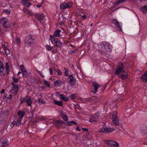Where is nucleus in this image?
<instances>
[{
	"label": "nucleus",
	"instance_id": "f257e3e1",
	"mask_svg": "<svg viewBox=\"0 0 147 147\" xmlns=\"http://www.w3.org/2000/svg\"><path fill=\"white\" fill-rule=\"evenodd\" d=\"M35 37L33 35H29L27 36L24 39V43L26 46H28L33 43Z\"/></svg>",
	"mask_w": 147,
	"mask_h": 147
},
{
	"label": "nucleus",
	"instance_id": "f03ea898",
	"mask_svg": "<svg viewBox=\"0 0 147 147\" xmlns=\"http://www.w3.org/2000/svg\"><path fill=\"white\" fill-rule=\"evenodd\" d=\"M50 40L54 46H56L59 49L62 48L63 43L57 38H54L51 37V40Z\"/></svg>",
	"mask_w": 147,
	"mask_h": 147
},
{
	"label": "nucleus",
	"instance_id": "7ed1b4c3",
	"mask_svg": "<svg viewBox=\"0 0 147 147\" xmlns=\"http://www.w3.org/2000/svg\"><path fill=\"white\" fill-rule=\"evenodd\" d=\"M72 6V3L67 2H63L60 5V8L61 9H64L66 8H69Z\"/></svg>",
	"mask_w": 147,
	"mask_h": 147
},
{
	"label": "nucleus",
	"instance_id": "20e7f679",
	"mask_svg": "<svg viewBox=\"0 0 147 147\" xmlns=\"http://www.w3.org/2000/svg\"><path fill=\"white\" fill-rule=\"evenodd\" d=\"M124 67V64L121 62H120L117 66V68L116 69L115 73L122 72L126 73V71L124 70H123V68Z\"/></svg>",
	"mask_w": 147,
	"mask_h": 147
},
{
	"label": "nucleus",
	"instance_id": "39448f33",
	"mask_svg": "<svg viewBox=\"0 0 147 147\" xmlns=\"http://www.w3.org/2000/svg\"><path fill=\"white\" fill-rule=\"evenodd\" d=\"M106 143L111 147H118L119 146V143L114 141L107 140L106 142Z\"/></svg>",
	"mask_w": 147,
	"mask_h": 147
},
{
	"label": "nucleus",
	"instance_id": "423d86ee",
	"mask_svg": "<svg viewBox=\"0 0 147 147\" xmlns=\"http://www.w3.org/2000/svg\"><path fill=\"white\" fill-rule=\"evenodd\" d=\"M67 80L71 86H74L76 84V79L73 77L72 75L68 76Z\"/></svg>",
	"mask_w": 147,
	"mask_h": 147
},
{
	"label": "nucleus",
	"instance_id": "0eeeda50",
	"mask_svg": "<svg viewBox=\"0 0 147 147\" xmlns=\"http://www.w3.org/2000/svg\"><path fill=\"white\" fill-rule=\"evenodd\" d=\"M112 23L115 25V26L117 30L120 31H122L121 27L120 26L119 22L116 19H114L112 21Z\"/></svg>",
	"mask_w": 147,
	"mask_h": 147
},
{
	"label": "nucleus",
	"instance_id": "6e6552de",
	"mask_svg": "<svg viewBox=\"0 0 147 147\" xmlns=\"http://www.w3.org/2000/svg\"><path fill=\"white\" fill-rule=\"evenodd\" d=\"M114 130V129L113 128L101 127L100 129V132L106 133L111 132Z\"/></svg>",
	"mask_w": 147,
	"mask_h": 147
},
{
	"label": "nucleus",
	"instance_id": "1a4fd4ad",
	"mask_svg": "<svg viewBox=\"0 0 147 147\" xmlns=\"http://www.w3.org/2000/svg\"><path fill=\"white\" fill-rule=\"evenodd\" d=\"M61 30H56L54 32L53 35H50L49 40H51V38L52 37L54 38H56L55 37H58L61 36L62 34H61Z\"/></svg>",
	"mask_w": 147,
	"mask_h": 147
},
{
	"label": "nucleus",
	"instance_id": "9d476101",
	"mask_svg": "<svg viewBox=\"0 0 147 147\" xmlns=\"http://www.w3.org/2000/svg\"><path fill=\"white\" fill-rule=\"evenodd\" d=\"M92 86L93 88L92 89L91 92L92 93L95 94L97 90L100 86L97 83L94 82L93 83Z\"/></svg>",
	"mask_w": 147,
	"mask_h": 147
},
{
	"label": "nucleus",
	"instance_id": "9b49d317",
	"mask_svg": "<svg viewBox=\"0 0 147 147\" xmlns=\"http://www.w3.org/2000/svg\"><path fill=\"white\" fill-rule=\"evenodd\" d=\"M53 123L55 125L58 127H59L62 125V124L66 125L65 122L63 121L59 120H55L53 121Z\"/></svg>",
	"mask_w": 147,
	"mask_h": 147
},
{
	"label": "nucleus",
	"instance_id": "f8f14e48",
	"mask_svg": "<svg viewBox=\"0 0 147 147\" xmlns=\"http://www.w3.org/2000/svg\"><path fill=\"white\" fill-rule=\"evenodd\" d=\"M101 45L102 46L101 49L100 50L99 52V53L101 54L105 53L106 52V46H108L107 44L105 43V42H102Z\"/></svg>",
	"mask_w": 147,
	"mask_h": 147
},
{
	"label": "nucleus",
	"instance_id": "ddd939ff",
	"mask_svg": "<svg viewBox=\"0 0 147 147\" xmlns=\"http://www.w3.org/2000/svg\"><path fill=\"white\" fill-rule=\"evenodd\" d=\"M1 22L4 28H8L9 27V22L5 18L1 19Z\"/></svg>",
	"mask_w": 147,
	"mask_h": 147
},
{
	"label": "nucleus",
	"instance_id": "4468645a",
	"mask_svg": "<svg viewBox=\"0 0 147 147\" xmlns=\"http://www.w3.org/2000/svg\"><path fill=\"white\" fill-rule=\"evenodd\" d=\"M9 113V111L8 110L4 111L0 114V119L2 117H3L2 119H6L8 117Z\"/></svg>",
	"mask_w": 147,
	"mask_h": 147
},
{
	"label": "nucleus",
	"instance_id": "2eb2a0df",
	"mask_svg": "<svg viewBox=\"0 0 147 147\" xmlns=\"http://www.w3.org/2000/svg\"><path fill=\"white\" fill-rule=\"evenodd\" d=\"M124 73H123L122 72H118L115 73V74L117 75L119 78L123 80H124L128 78V76L126 74H124Z\"/></svg>",
	"mask_w": 147,
	"mask_h": 147
},
{
	"label": "nucleus",
	"instance_id": "dca6fc26",
	"mask_svg": "<svg viewBox=\"0 0 147 147\" xmlns=\"http://www.w3.org/2000/svg\"><path fill=\"white\" fill-rule=\"evenodd\" d=\"M25 102L27 103V105L28 106H31L32 101L31 97L30 96H26L25 98Z\"/></svg>",
	"mask_w": 147,
	"mask_h": 147
},
{
	"label": "nucleus",
	"instance_id": "f3484780",
	"mask_svg": "<svg viewBox=\"0 0 147 147\" xmlns=\"http://www.w3.org/2000/svg\"><path fill=\"white\" fill-rule=\"evenodd\" d=\"M35 16L39 21H40L44 18L45 16L42 13L41 14L36 13L35 15Z\"/></svg>",
	"mask_w": 147,
	"mask_h": 147
},
{
	"label": "nucleus",
	"instance_id": "a211bd4d",
	"mask_svg": "<svg viewBox=\"0 0 147 147\" xmlns=\"http://www.w3.org/2000/svg\"><path fill=\"white\" fill-rule=\"evenodd\" d=\"M64 82L58 80L54 82V85L55 87H59L64 84Z\"/></svg>",
	"mask_w": 147,
	"mask_h": 147
},
{
	"label": "nucleus",
	"instance_id": "6ab92c4d",
	"mask_svg": "<svg viewBox=\"0 0 147 147\" xmlns=\"http://www.w3.org/2000/svg\"><path fill=\"white\" fill-rule=\"evenodd\" d=\"M8 142L7 140H3L1 143V147H6L8 145Z\"/></svg>",
	"mask_w": 147,
	"mask_h": 147
},
{
	"label": "nucleus",
	"instance_id": "aec40b11",
	"mask_svg": "<svg viewBox=\"0 0 147 147\" xmlns=\"http://www.w3.org/2000/svg\"><path fill=\"white\" fill-rule=\"evenodd\" d=\"M22 1L23 2V4L27 7H29L32 5V4L30 3L29 0H22Z\"/></svg>",
	"mask_w": 147,
	"mask_h": 147
},
{
	"label": "nucleus",
	"instance_id": "412c9836",
	"mask_svg": "<svg viewBox=\"0 0 147 147\" xmlns=\"http://www.w3.org/2000/svg\"><path fill=\"white\" fill-rule=\"evenodd\" d=\"M25 114V113L24 111H21L20 110H19L18 111V115L19 116V117H20L21 118V119H22Z\"/></svg>",
	"mask_w": 147,
	"mask_h": 147
},
{
	"label": "nucleus",
	"instance_id": "4be33fe9",
	"mask_svg": "<svg viewBox=\"0 0 147 147\" xmlns=\"http://www.w3.org/2000/svg\"><path fill=\"white\" fill-rule=\"evenodd\" d=\"M140 11H142L145 14L147 13V5H144L143 7H140Z\"/></svg>",
	"mask_w": 147,
	"mask_h": 147
},
{
	"label": "nucleus",
	"instance_id": "5701e85b",
	"mask_svg": "<svg viewBox=\"0 0 147 147\" xmlns=\"http://www.w3.org/2000/svg\"><path fill=\"white\" fill-rule=\"evenodd\" d=\"M141 78L143 80L144 82H147V71L142 75Z\"/></svg>",
	"mask_w": 147,
	"mask_h": 147
},
{
	"label": "nucleus",
	"instance_id": "b1692460",
	"mask_svg": "<svg viewBox=\"0 0 147 147\" xmlns=\"http://www.w3.org/2000/svg\"><path fill=\"white\" fill-rule=\"evenodd\" d=\"M98 120V118L94 116H91L90 117L89 121L90 122L97 121Z\"/></svg>",
	"mask_w": 147,
	"mask_h": 147
},
{
	"label": "nucleus",
	"instance_id": "393cba45",
	"mask_svg": "<svg viewBox=\"0 0 147 147\" xmlns=\"http://www.w3.org/2000/svg\"><path fill=\"white\" fill-rule=\"evenodd\" d=\"M118 119L117 112L116 111H114L112 113V120Z\"/></svg>",
	"mask_w": 147,
	"mask_h": 147
},
{
	"label": "nucleus",
	"instance_id": "a878e982",
	"mask_svg": "<svg viewBox=\"0 0 147 147\" xmlns=\"http://www.w3.org/2000/svg\"><path fill=\"white\" fill-rule=\"evenodd\" d=\"M46 103L45 101L42 97L38 98L37 101V103L38 104H39L40 103L43 104H45Z\"/></svg>",
	"mask_w": 147,
	"mask_h": 147
},
{
	"label": "nucleus",
	"instance_id": "bb28decb",
	"mask_svg": "<svg viewBox=\"0 0 147 147\" xmlns=\"http://www.w3.org/2000/svg\"><path fill=\"white\" fill-rule=\"evenodd\" d=\"M113 124L115 126H118L119 124V120L118 119L112 120Z\"/></svg>",
	"mask_w": 147,
	"mask_h": 147
},
{
	"label": "nucleus",
	"instance_id": "cd10ccee",
	"mask_svg": "<svg viewBox=\"0 0 147 147\" xmlns=\"http://www.w3.org/2000/svg\"><path fill=\"white\" fill-rule=\"evenodd\" d=\"M54 103L60 106H62L63 104L62 101H58L57 100H55L53 102Z\"/></svg>",
	"mask_w": 147,
	"mask_h": 147
},
{
	"label": "nucleus",
	"instance_id": "c85d7f7f",
	"mask_svg": "<svg viewBox=\"0 0 147 147\" xmlns=\"http://www.w3.org/2000/svg\"><path fill=\"white\" fill-rule=\"evenodd\" d=\"M76 124L77 123L76 122L71 121L67 122L66 125L67 126H71Z\"/></svg>",
	"mask_w": 147,
	"mask_h": 147
},
{
	"label": "nucleus",
	"instance_id": "c756f323",
	"mask_svg": "<svg viewBox=\"0 0 147 147\" xmlns=\"http://www.w3.org/2000/svg\"><path fill=\"white\" fill-rule=\"evenodd\" d=\"M22 119L20 117H19L17 121L16 122V125L17 126H20L21 124V121Z\"/></svg>",
	"mask_w": 147,
	"mask_h": 147
},
{
	"label": "nucleus",
	"instance_id": "7c9ffc66",
	"mask_svg": "<svg viewBox=\"0 0 147 147\" xmlns=\"http://www.w3.org/2000/svg\"><path fill=\"white\" fill-rule=\"evenodd\" d=\"M18 86L19 85L18 84H16V85L13 87V89L15 90V95L17 93V92L19 89Z\"/></svg>",
	"mask_w": 147,
	"mask_h": 147
},
{
	"label": "nucleus",
	"instance_id": "2f4dec72",
	"mask_svg": "<svg viewBox=\"0 0 147 147\" xmlns=\"http://www.w3.org/2000/svg\"><path fill=\"white\" fill-rule=\"evenodd\" d=\"M60 99L65 102L69 100V98L67 97L64 96L63 95L61 97Z\"/></svg>",
	"mask_w": 147,
	"mask_h": 147
},
{
	"label": "nucleus",
	"instance_id": "473e14b6",
	"mask_svg": "<svg viewBox=\"0 0 147 147\" xmlns=\"http://www.w3.org/2000/svg\"><path fill=\"white\" fill-rule=\"evenodd\" d=\"M64 70L65 71L64 72V75L65 76H68L69 74V71L65 67H63Z\"/></svg>",
	"mask_w": 147,
	"mask_h": 147
},
{
	"label": "nucleus",
	"instance_id": "72a5a7b5",
	"mask_svg": "<svg viewBox=\"0 0 147 147\" xmlns=\"http://www.w3.org/2000/svg\"><path fill=\"white\" fill-rule=\"evenodd\" d=\"M54 70L57 73L58 75L61 76L62 75V72L59 69H54Z\"/></svg>",
	"mask_w": 147,
	"mask_h": 147
},
{
	"label": "nucleus",
	"instance_id": "f704fd0d",
	"mask_svg": "<svg viewBox=\"0 0 147 147\" xmlns=\"http://www.w3.org/2000/svg\"><path fill=\"white\" fill-rule=\"evenodd\" d=\"M45 47L46 49L48 51H50L53 49V48L52 47L48 45H45Z\"/></svg>",
	"mask_w": 147,
	"mask_h": 147
},
{
	"label": "nucleus",
	"instance_id": "c9c22d12",
	"mask_svg": "<svg viewBox=\"0 0 147 147\" xmlns=\"http://www.w3.org/2000/svg\"><path fill=\"white\" fill-rule=\"evenodd\" d=\"M142 132L144 134L147 133V126L144 127L142 128Z\"/></svg>",
	"mask_w": 147,
	"mask_h": 147
},
{
	"label": "nucleus",
	"instance_id": "e433bc0d",
	"mask_svg": "<svg viewBox=\"0 0 147 147\" xmlns=\"http://www.w3.org/2000/svg\"><path fill=\"white\" fill-rule=\"evenodd\" d=\"M127 0H118L115 3V4L116 5H118L121 3H123V2H126Z\"/></svg>",
	"mask_w": 147,
	"mask_h": 147
},
{
	"label": "nucleus",
	"instance_id": "4c0bfd02",
	"mask_svg": "<svg viewBox=\"0 0 147 147\" xmlns=\"http://www.w3.org/2000/svg\"><path fill=\"white\" fill-rule=\"evenodd\" d=\"M15 40H16V42L18 45H19V44L21 42L20 39L18 37H16L15 38Z\"/></svg>",
	"mask_w": 147,
	"mask_h": 147
},
{
	"label": "nucleus",
	"instance_id": "58836bf2",
	"mask_svg": "<svg viewBox=\"0 0 147 147\" xmlns=\"http://www.w3.org/2000/svg\"><path fill=\"white\" fill-rule=\"evenodd\" d=\"M4 68L3 67H0V75L1 76H3L4 74L3 72Z\"/></svg>",
	"mask_w": 147,
	"mask_h": 147
},
{
	"label": "nucleus",
	"instance_id": "ea45409f",
	"mask_svg": "<svg viewBox=\"0 0 147 147\" xmlns=\"http://www.w3.org/2000/svg\"><path fill=\"white\" fill-rule=\"evenodd\" d=\"M43 82L45 85L47 86L48 87H50V84H49V82L45 79L44 80Z\"/></svg>",
	"mask_w": 147,
	"mask_h": 147
},
{
	"label": "nucleus",
	"instance_id": "a19ab883",
	"mask_svg": "<svg viewBox=\"0 0 147 147\" xmlns=\"http://www.w3.org/2000/svg\"><path fill=\"white\" fill-rule=\"evenodd\" d=\"M6 55H8L10 53V52L9 50L5 47L4 49Z\"/></svg>",
	"mask_w": 147,
	"mask_h": 147
},
{
	"label": "nucleus",
	"instance_id": "79ce46f5",
	"mask_svg": "<svg viewBox=\"0 0 147 147\" xmlns=\"http://www.w3.org/2000/svg\"><path fill=\"white\" fill-rule=\"evenodd\" d=\"M23 11L26 13L30 15V13L29 11L26 8L24 7L23 9Z\"/></svg>",
	"mask_w": 147,
	"mask_h": 147
},
{
	"label": "nucleus",
	"instance_id": "37998d69",
	"mask_svg": "<svg viewBox=\"0 0 147 147\" xmlns=\"http://www.w3.org/2000/svg\"><path fill=\"white\" fill-rule=\"evenodd\" d=\"M5 67H6V69L7 70V72L8 70H9V65H8V63L7 62L6 63Z\"/></svg>",
	"mask_w": 147,
	"mask_h": 147
},
{
	"label": "nucleus",
	"instance_id": "c03bdc74",
	"mask_svg": "<svg viewBox=\"0 0 147 147\" xmlns=\"http://www.w3.org/2000/svg\"><path fill=\"white\" fill-rule=\"evenodd\" d=\"M12 80L13 82L15 83H17L18 82L19 79H17L15 77H13Z\"/></svg>",
	"mask_w": 147,
	"mask_h": 147
},
{
	"label": "nucleus",
	"instance_id": "a18cd8bd",
	"mask_svg": "<svg viewBox=\"0 0 147 147\" xmlns=\"http://www.w3.org/2000/svg\"><path fill=\"white\" fill-rule=\"evenodd\" d=\"M56 95L59 97L60 99L62 96L63 95L61 94L59 92H56L55 93Z\"/></svg>",
	"mask_w": 147,
	"mask_h": 147
},
{
	"label": "nucleus",
	"instance_id": "49530a36",
	"mask_svg": "<svg viewBox=\"0 0 147 147\" xmlns=\"http://www.w3.org/2000/svg\"><path fill=\"white\" fill-rule=\"evenodd\" d=\"M62 118L65 121H67V116L65 115H63L62 116Z\"/></svg>",
	"mask_w": 147,
	"mask_h": 147
},
{
	"label": "nucleus",
	"instance_id": "de8ad7c7",
	"mask_svg": "<svg viewBox=\"0 0 147 147\" xmlns=\"http://www.w3.org/2000/svg\"><path fill=\"white\" fill-rule=\"evenodd\" d=\"M22 73L24 77L26 78L28 76V73L26 71L23 72Z\"/></svg>",
	"mask_w": 147,
	"mask_h": 147
},
{
	"label": "nucleus",
	"instance_id": "09e8293b",
	"mask_svg": "<svg viewBox=\"0 0 147 147\" xmlns=\"http://www.w3.org/2000/svg\"><path fill=\"white\" fill-rule=\"evenodd\" d=\"M38 72V73L42 77H44L45 76L44 75L42 74V73L40 72V71L38 70H36Z\"/></svg>",
	"mask_w": 147,
	"mask_h": 147
},
{
	"label": "nucleus",
	"instance_id": "8fccbe9b",
	"mask_svg": "<svg viewBox=\"0 0 147 147\" xmlns=\"http://www.w3.org/2000/svg\"><path fill=\"white\" fill-rule=\"evenodd\" d=\"M15 125H16V121H14L11 124V127H13Z\"/></svg>",
	"mask_w": 147,
	"mask_h": 147
},
{
	"label": "nucleus",
	"instance_id": "3c124183",
	"mask_svg": "<svg viewBox=\"0 0 147 147\" xmlns=\"http://www.w3.org/2000/svg\"><path fill=\"white\" fill-rule=\"evenodd\" d=\"M4 12H5L6 13H7L8 14V15H9L10 14V11H9V10H8V9H5L4 10Z\"/></svg>",
	"mask_w": 147,
	"mask_h": 147
},
{
	"label": "nucleus",
	"instance_id": "603ef678",
	"mask_svg": "<svg viewBox=\"0 0 147 147\" xmlns=\"http://www.w3.org/2000/svg\"><path fill=\"white\" fill-rule=\"evenodd\" d=\"M51 52L53 53H56L57 52V49H53L52 50H51Z\"/></svg>",
	"mask_w": 147,
	"mask_h": 147
},
{
	"label": "nucleus",
	"instance_id": "864d4df0",
	"mask_svg": "<svg viewBox=\"0 0 147 147\" xmlns=\"http://www.w3.org/2000/svg\"><path fill=\"white\" fill-rule=\"evenodd\" d=\"M69 97L71 98V99H73L74 98L75 95L73 94H71L70 95Z\"/></svg>",
	"mask_w": 147,
	"mask_h": 147
},
{
	"label": "nucleus",
	"instance_id": "5fc2aeb1",
	"mask_svg": "<svg viewBox=\"0 0 147 147\" xmlns=\"http://www.w3.org/2000/svg\"><path fill=\"white\" fill-rule=\"evenodd\" d=\"M82 18L83 20H85L87 18V17L86 16V15H81Z\"/></svg>",
	"mask_w": 147,
	"mask_h": 147
},
{
	"label": "nucleus",
	"instance_id": "6e6d98bb",
	"mask_svg": "<svg viewBox=\"0 0 147 147\" xmlns=\"http://www.w3.org/2000/svg\"><path fill=\"white\" fill-rule=\"evenodd\" d=\"M96 117H97L98 118V117H99V115L98 113H95V115H94Z\"/></svg>",
	"mask_w": 147,
	"mask_h": 147
},
{
	"label": "nucleus",
	"instance_id": "4d7b16f0",
	"mask_svg": "<svg viewBox=\"0 0 147 147\" xmlns=\"http://www.w3.org/2000/svg\"><path fill=\"white\" fill-rule=\"evenodd\" d=\"M82 129L83 131H88V128H82Z\"/></svg>",
	"mask_w": 147,
	"mask_h": 147
},
{
	"label": "nucleus",
	"instance_id": "13d9d810",
	"mask_svg": "<svg viewBox=\"0 0 147 147\" xmlns=\"http://www.w3.org/2000/svg\"><path fill=\"white\" fill-rule=\"evenodd\" d=\"M49 70L50 71V74L51 75H52V74H53V69H52L51 68H49Z\"/></svg>",
	"mask_w": 147,
	"mask_h": 147
},
{
	"label": "nucleus",
	"instance_id": "bf43d9fd",
	"mask_svg": "<svg viewBox=\"0 0 147 147\" xmlns=\"http://www.w3.org/2000/svg\"><path fill=\"white\" fill-rule=\"evenodd\" d=\"M12 97V95L11 94H10L9 96L7 97V99H9L11 101V100Z\"/></svg>",
	"mask_w": 147,
	"mask_h": 147
},
{
	"label": "nucleus",
	"instance_id": "052dcab7",
	"mask_svg": "<svg viewBox=\"0 0 147 147\" xmlns=\"http://www.w3.org/2000/svg\"><path fill=\"white\" fill-rule=\"evenodd\" d=\"M66 18L65 17L63 16L62 17V22H65V21L66 20Z\"/></svg>",
	"mask_w": 147,
	"mask_h": 147
},
{
	"label": "nucleus",
	"instance_id": "680f3d73",
	"mask_svg": "<svg viewBox=\"0 0 147 147\" xmlns=\"http://www.w3.org/2000/svg\"><path fill=\"white\" fill-rule=\"evenodd\" d=\"M0 67H4V66L3 63L1 62V61L0 60Z\"/></svg>",
	"mask_w": 147,
	"mask_h": 147
},
{
	"label": "nucleus",
	"instance_id": "e2e57ef3",
	"mask_svg": "<svg viewBox=\"0 0 147 147\" xmlns=\"http://www.w3.org/2000/svg\"><path fill=\"white\" fill-rule=\"evenodd\" d=\"M35 111V110L33 109V110H32L31 111V113L32 115V117H33V115L34 114V113Z\"/></svg>",
	"mask_w": 147,
	"mask_h": 147
},
{
	"label": "nucleus",
	"instance_id": "0e129e2a",
	"mask_svg": "<svg viewBox=\"0 0 147 147\" xmlns=\"http://www.w3.org/2000/svg\"><path fill=\"white\" fill-rule=\"evenodd\" d=\"M21 70H22V73H23V72H25V71H26V70L24 67H23V68H22L21 69Z\"/></svg>",
	"mask_w": 147,
	"mask_h": 147
},
{
	"label": "nucleus",
	"instance_id": "69168bd1",
	"mask_svg": "<svg viewBox=\"0 0 147 147\" xmlns=\"http://www.w3.org/2000/svg\"><path fill=\"white\" fill-rule=\"evenodd\" d=\"M24 102H25V98L23 99H22L20 100V103L22 104V103Z\"/></svg>",
	"mask_w": 147,
	"mask_h": 147
},
{
	"label": "nucleus",
	"instance_id": "338daca9",
	"mask_svg": "<svg viewBox=\"0 0 147 147\" xmlns=\"http://www.w3.org/2000/svg\"><path fill=\"white\" fill-rule=\"evenodd\" d=\"M3 96H3L4 97L3 98L4 99L7 96V94L6 93H4L3 94Z\"/></svg>",
	"mask_w": 147,
	"mask_h": 147
},
{
	"label": "nucleus",
	"instance_id": "774afa93",
	"mask_svg": "<svg viewBox=\"0 0 147 147\" xmlns=\"http://www.w3.org/2000/svg\"><path fill=\"white\" fill-rule=\"evenodd\" d=\"M76 129L78 131H80L81 130V129H80L78 127L76 128Z\"/></svg>",
	"mask_w": 147,
	"mask_h": 147
}]
</instances>
